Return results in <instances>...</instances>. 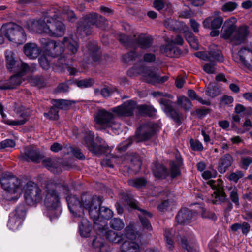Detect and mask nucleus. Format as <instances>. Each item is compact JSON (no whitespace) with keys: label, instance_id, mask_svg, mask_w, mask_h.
Returning <instances> with one entry per match:
<instances>
[{"label":"nucleus","instance_id":"obj_50","mask_svg":"<svg viewBox=\"0 0 252 252\" xmlns=\"http://www.w3.org/2000/svg\"><path fill=\"white\" fill-rule=\"evenodd\" d=\"M26 207L25 205H19L15 209V214L14 217H16L18 219L22 220V221H23L26 217Z\"/></svg>","mask_w":252,"mask_h":252},{"label":"nucleus","instance_id":"obj_55","mask_svg":"<svg viewBox=\"0 0 252 252\" xmlns=\"http://www.w3.org/2000/svg\"><path fill=\"white\" fill-rule=\"evenodd\" d=\"M244 176V173L240 170H236L234 172L231 173L229 175L228 179L230 181L237 183L238 180Z\"/></svg>","mask_w":252,"mask_h":252},{"label":"nucleus","instance_id":"obj_18","mask_svg":"<svg viewBox=\"0 0 252 252\" xmlns=\"http://www.w3.org/2000/svg\"><path fill=\"white\" fill-rule=\"evenodd\" d=\"M223 22V19L220 15L219 11H215L213 15L205 19L203 26L205 28L211 29H220Z\"/></svg>","mask_w":252,"mask_h":252},{"label":"nucleus","instance_id":"obj_33","mask_svg":"<svg viewBox=\"0 0 252 252\" xmlns=\"http://www.w3.org/2000/svg\"><path fill=\"white\" fill-rule=\"evenodd\" d=\"M154 175L157 178L164 179L169 175L168 169L163 165L155 164L152 168Z\"/></svg>","mask_w":252,"mask_h":252},{"label":"nucleus","instance_id":"obj_30","mask_svg":"<svg viewBox=\"0 0 252 252\" xmlns=\"http://www.w3.org/2000/svg\"><path fill=\"white\" fill-rule=\"evenodd\" d=\"M78 221H80L79 224V229L81 236L84 237L88 236L91 231V225L88 220L84 217L75 218Z\"/></svg>","mask_w":252,"mask_h":252},{"label":"nucleus","instance_id":"obj_51","mask_svg":"<svg viewBox=\"0 0 252 252\" xmlns=\"http://www.w3.org/2000/svg\"><path fill=\"white\" fill-rule=\"evenodd\" d=\"M124 236L128 239L131 240L135 239L136 234L135 233L134 227L132 225L126 226L124 231Z\"/></svg>","mask_w":252,"mask_h":252},{"label":"nucleus","instance_id":"obj_53","mask_svg":"<svg viewBox=\"0 0 252 252\" xmlns=\"http://www.w3.org/2000/svg\"><path fill=\"white\" fill-rule=\"evenodd\" d=\"M94 83V81L93 79L88 78L77 81L76 82V84L78 87L84 88L92 86Z\"/></svg>","mask_w":252,"mask_h":252},{"label":"nucleus","instance_id":"obj_5","mask_svg":"<svg viewBox=\"0 0 252 252\" xmlns=\"http://www.w3.org/2000/svg\"><path fill=\"white\" fill-rule=\"evenodd\" d=\"M107 26L106 19L96 13H89L84 16L78 23L77 32L85 35H90L92 32L93 26L105 29Z\"/></svg>","mask_w":252,"mask_h":252},{"label":"nucleus","instance_id":"obj_61","mask_svg":"<svg viewBox=\"0 0 252 252\" xmlns=\"http://www.w3.org/2000/svg\"><path fill=\"white\" fill-rule=\"evenodd\" d=\"M203 70L207 73H215L216 70L215 64L214 63H209L204 64L203 67Z\"/></svg>","mask_w":252,"mask_h":252},{"label":"nucleus","instance_id":"obj_62","mask_svg":"<svg viewBox=\"0 0 252 252\" xmlns=\"http://www.w3.org/2000/svg\"><path fill=\"white\" fill-rule=\"evenodd\" d=\"M242 168L247 170L250 164L252 163V158L249 157H242L241 158Z\"/></svg>","mask_w":252,"mask_h":252},{"label":"nucleus","instance_id":"obj_58","mask_svg":"<svg viewBox=\"0 0 252 252\" xmlns=\"http://www.w3.org/2000/svg\"><path fill=\"white\" fill-rule=\"evenodd\" d=\"M168 2L167 0H155L153 2V6L157 10L162 9L165 6H168Z\"/></svg>","mask_w":252,"mask_h":252},{"label":"nucleus","instance_id":"obj_56","mask_svg":"<svg viewBox=\"0 0 252 252\" xmlns=\"http://www.w3.org/2000/svg\"><path fill=\"white\" fill-rule=\"evenodd\" d=\"M205 94L213 98L220 94V91L218 88L214 86H209L206 90Z\"/></svg>","mask_w":252,"mask_h":252},{"label":"nucleus","instance_id":"obj_57","mask_svg":"<svg viewBox=\"0 0 252 252\" xmlns=\"http://www.w3.org/2000/svg\"><path fill=\"white\" fill-rule=\"evenodd\" d=\"M170 166L171 177L172 178H174L177 177L180 174L179 165H177L174 162H171L170 163Z\"/></svg>","mask_w":252,"mask_h":252},{"label":"nucleus","instance_id":"obj_60","mask_svg":"<svg viewBox=\"0 0 252 252\" xmlns=\"http://www.w3.org/2000/svg\"><path fill=\"white\" fill-rule=\"evenodd\" d=\"M31 82L34 85L38 86L39 87H43L45 86L44 79L41 76H34L31 79Z\"/></svg>","mask_w":252,"mask_h":252},{"label":"nucleus","instance_id":"obj_12","mask_svg":"<svg viewBox=\"0 0 252 252\" xmlns=\"http://www.w3.org/2000/svg\"><path fill=\"white\" fill-rule=\"evenodd\" d=\"M44 53L46 55L56 57L64 51L61 42H56L48 38H42L40 39Z\"/></svg>","mask_w":252,"mask_h":252},{"label":"nucleus","instance_id":"obj_59","mask_svg":"<svg viewBox=\"0 0 252 252\" xmlns=\"http://www.w3.org/2000/svg\"><path fill=\"white\" fill-rule=\"evenodd\" d=\"M190 144L191 149L194 151H201L203 149L202 143L198 140H190Z\"/></svg>","mask_w":252,"mask_h":252},{"label":"nucleus","instance_id":"obj_64","mask_svg":"<svg viewBox=\"0 0 252 252\" xmlns=\"http://www.w3.org/2000/svg\"><path fill=\"white\" fill-rule=\"evenodd\" d=\"M15 145L14 141L11 139H6L0 143V149L8 148L13 147Z\"/></svg>","mask_w":252,"mask_h":252},{"label":"nucleus","instance_id":"obj_2","mask_svg":"<svg viewBox=\"0 0 252 252\" xmlns=\"http://www.w3.org/2000/svg\"><path fill=\"white\" fill-rule=\"evenodd\" d=\"M61 192L65 194L69 192V188L64 182L48 181L44 184L43 196H44V204L48 210L51 220L58 218L61 213L59 197Z\"/></svg>","mask_w":252,"mask_h":252},{"label":"nucleus","instance_id":"obj_44","mask_svg":"<svg viewBox=\"0 0 252 252\" xmlns=\"http://www.w3.org/2000/svg\"><path fill=\"white\" fill-rule=\"evenodd\" d=\"M109 225L111 228L117 231L122 230L125 226L123 220L118 218H114L111 220Z\"/></svg>","mask_w":252,"mask_h":252},{"label":"nucleus","instance_id":"obj_39","mask_svg":"<svg viewBox=\"0 0 252 252\" xmlns=\"http://www.w3.org/2000/svg\"><path fill=\"white\" fill-rule=\"evenodd\" d=\"M175 231L173 229H166L164 230V236L166 242L167 247L170 250L174 248L172 238L174 235Z\"/></svg>","mask_w":252,"mask_h":252},{"label":"nucleus","instance_id":"obj_35","mask_svg":"<svg viewBox=\"0 0 252 252\" xmlns=\"http://www.w3.org/2000/svg\"><path fill=\"white\" fill-rule=\"evenodd\" d=\"M250 225L247 222L242 223H236L230 226L231 230L233 232H236L241 230L243 234L247 235L250 230Z\"/></svg>","mask_w":252,"mask_h":252},{"label":"nucleus","instance_id":"obj_63","mask_svg":"<svg viewBox=\"0 0 252 252\" xmlns=\"http://www.w3.org/2000/svg\"><path fill=\"white\" fill-rule=\"evenodd\" d=\"M39 63L41 67L44 70H47L50 67V63L45 56H42L39 59Z\"/></svg>","mask_w":252,"mask_h":252},{"label":"nucleus","instance_id":"obj_22","mask_svg":"<svg viewBox=\"0 0 252 252\" xmlns=\"http://www.w3.org/2000/svg\"><path fill=\"white\" fill-rule=\"evenodd\" d=\"M43 158L38 150H35L31 147H27L25 148L24 153L21 155V158L24 161L31 160L34 162L38 163Z\"/></svg>","mask_w":252,"mask_h":252},{"label":"nucleus","instance_id":"obj_13","mask_svg":"<svg viewBox=\"0 0 252 252\" xmlns=\"http://www.w3.org/2000/svg\"><path fill=\"white\" fill-rule=\"evenodd\" d=\"M157 127V125L152 122H148L141 125L136 132L137 142L150 139L155 133Z\"/></svg>","mask_w":252,"mask_h":252},{"label":"nucleus","instance_id":"obj_46","mask_svg":"<svg viewBox=\"0 0 252 252\" xmlns=\"http://www.w3.org/2000/svg\"><path fill=\"white\" fill-rule=\"evenodd\" d=\"M119 41L126 47H134L133 37L130 38L125 34H120L118 38Z\"/></svg>","mask_w":252,"mask_h":252},{"label":"nucleus","instance_id":"obj_23","mask_svg":"<svg viewBox=\"0 0 252 252\" xmlns=\"http://www.w3.org/2000/svg\"><path fill=\"white\" fill-rule=\"evenodd\" d=\"M232 56L235 62L244 65L252 58V50L243 48L237 53H233Z\"/></svg>","mask_w":252,"mask_h":252},{"label":"nucleus","instance_id":"obj_4","mask_svg":"<svg viewBox=\"0 0 252 252\" xmlns=\"http://www.w3.org/2000/svg\"><path fill=\"white\" fill-rule=\"evenodd\" d=\"M82 203L86 210L94 220H97L99 218L106 220L113 217V213L109 208L100 207L102 201L100 197L85 195L82 197Z\"/></svg>","mask_w":252,"mask_h":252},{"label":"nucleus","instance_id":"obj_47","mask_svg":"<svg viewBox=\"0 0 252 252\" xmlns=\"http://www.w3.org/2000/svg\"><path fill=\"white\" fill-rule=\"evenodd\" d=\"M137 109L140 114L149 116H152L156 112V110L154 108L145 105L137 106Z\"/></svg>","mask_w":252,"mask_h":252},{"label":"nucleus","instance_id":"obj_43","mask_svg":"<svg viewBox=\"0 0 252 252\" xmlns=\"http://www.w3.org/2000/svg\"><path fill=\"white\" fill-rule=\"evenodd\" d=\"M22 220L18 219L16 217H11L8 221L7 226L12 230H16L22 225Z\"/></svg>","mask_w":252,"mask_h":252},{"label":"nucleus","instance_id":"obj_37","mask_svg":"<svg viewBox=\"0 0 252 252\" xmlns=\"http://www.w3.org/2000/svg\"><path fill=\"white\" fill-rule=\"evenodd\" d=\"M43 165L51 171L55 172V169L60 166V163L57 158H48L43 160Z\"/></svg>","mask_w":252,"mask_h":252},{"label":"nucleus","instance_id":"obj_11","mask_svg":"<svg viewBox=\"0 0 252 252\" xmlns=\"http://www.w3.org/2000/svg\"><path fill=\"white\" fill-rule=\"evenodd\" d=\"M206 184L215 190L214 192V197L212 195L213 198L212 200V202L213 204H217L219 203H224L228 201V198H227V195L224 191L223 182L221 180H210L208 181Z\"/></svg>","mask_w":252,"mask_h":252},{"label":"nucleus","instance_id":"obj_3","mask_svg":"<svg viewBox=\"0 0 252 252\" xmlns=\"http://www.w3.org/2000/svg\"><path fill=\"white\" fill-rule=\"evenodd\" d=\"M236 22L235 18H229L224 22L221 30V36L234 45L244 43L249 34L248 26L243 25L237 28Z\"/></svg>","mask_w":252,"mask_h":252},{"label":"nucleus","instance_id":"obj_21","mask_svg":"<svg viewBox=\"0 0 252 252\" xmlns=\"http://www.w3.org/2000/svg\"><path fill=\"white\" fill-rule=\"evenodd\" d=\"M94 135L93 133L90 132L85 138L86 146L89 150L95 155H99L107 150V146H96L94 141Z\"/></svg>","mask_w":252,"mask_h":252},{"label":"nucleus","instance_id":"obj_27","mask_svg":"<svg viewBox=\"0 0 252 252\" xmlns=\"http://www.w3.org/2000/svg\"><path fill=\"white\" fill-rule=\"evenodd\" d=\"M233 162V157L230 154H224L220 159L218 170L220 173L223 174L230 167Z\"/></svg>","mask_w":252,"mask_h":252},{"label":"nucleus","instance_id":"obj_20","mask_svg":"<svg viewBox=\"0 0 252 252\" xmlns=\"http://www.w3.org/2000/svg\"><path fill=\"white\" fill-rule=\"evenodd\" d=\"M133 40L134 47L137 46L142 49H147L150 48L153 43V39L152 36L142 33L134 35Z\"/></svg>","mask_w":252,"mask_h":252},{"label":"nucleus","instance_id":"obj_24","mask_svg":"<svg viewBox=\"0 0 252 252\" xmlns=\"http://www.w3.org/2000/svg\"><path fill=\"white\" fill-rule=\"evenodd\" d=\"M141 74L145 82L155 84L158 79V69L152 67H142Z\"/></svg>","mask_w":252,"mask_h":252},{"label":"nucleus","instance_id":"obj_38","mask_svg":"<svg viewBox=\"0 0 252 252\" xmlns=\"http://www.w3.org/2000/svg\"><path fill=\"white\" fill-rule=\"evenodd\" d=\"M161 50L163 51L165 55L169 57H174L176 55L180 54L181 51L178 48L173 47L171 45H167L166 46H162Z\"/></svg>","mask_w":252,"mask_h":252},{"label":"nucleus","instance_id":"obj_9","mask_svg":"<svg viewBox=\"0 0 252 252\" xmlns=\"http://www.w3.org/2000/svg\"><path fill=\"white\" fill-rule=\"evenodd\" d=\"M0 184L2 189L7 192L15 194L11 199L16 200L19 198L21 193V182L15 176L10 173H3L0 179Z\"/></svg>","mask_w":252,"mask_h":252},{"label":"nucleus","instance_id":"obj_25","mask_svg":"<svg viewBox=\"0 0 252 252\" xmlns=\"http://www.w3.org/2000/svg\"><path fill=\"white\" fill-rule=\"evenodd\" d=\"M23 52L29 59H35L40 55L41 50L36 43L29 42L24 45Z\"/></svg>","mask_w":252,"mask_h":252},{"label":"nucleus","instance_id":"obj_34","mask_svg":"<svg viewBox=\"0 0 252 252\" xmlns=\"http://www.w3.org/2000/svg\"><path fill=\"white\" fill-rule=\"evenodd\" d=\"M208 55L209 61L216 60L220 62L223 61L221 52L218 50L217 46L215 45H212L210 46Z\"/></svg>","mask_w":252,"mask_h":252},{"label":"nucleus","instance_id":"obj_31","mask_svg":"<svg viewBox=\"0 0 252 252\" xmlns=\"http://www.w3.org/2000/svg\"><path fill=\"white\" fill-rule=\"evenodd\" d=\"M22 76L23 75H19L17 73L12 76L7 82L0 86V89L2 90H7L15 88L22 83L21 76Z\"/></svg>","mask_w":252,"mask_h":252},{"label":"nucleus","instance_id":"obj_48","mask_svg":"<svg viewBox=\"0 0 252 252\" xmlns=\"http://www.w3.org/2000/svg\"><path fill=\"white\" fill-rule=\"evenodd\" d=\"M53 101V105L58 110L66 109L72 104L70 101L64 99L54 100Z\"/></svg>","mask_w":252,"mask_h":252},{"label":"nucleus","instance_id":"obj_29","mask_svg":"<svg viewBox=\"0 0 252 252\" xmlns=\"http://www.w3.org/2000/svg\"><path fill=\"white\" fill-rule=\"evenodd\" d=\"M74 59L72 57L69 56H61L57 59L56 61H54L53 68L56 71H62L63 69L66 68L69 63H72Z\"/></svg>","mask_w":252,"mask_h":252},{"label":"nucleus","instance_id":"obj_16","mask_svg":"<svg viewBox=\"0 0 252 252\" xmlns=\"http://www.w3.org/2000/svg\"><path fill=\"white\" fill-rule=\"evenodd\" d=\"M14 111L19 114L18 119L15 120H6L5 123L9 125L19 126L24 124L29 119L31 111L29 109H24L20 104L15 103Z\"/></svg>","mask_w":252,"mask_h":252},{"label":"nucleus","instance_id":"obj_26","mask_svg":"<svg viewBox=\"0 0 252 252\" xmlns=\"http://www.w3.org/2000/svg\"><path fill=\"white\" fill-rule=\"evenodd\" d=\"M193 218L191 211L187 208L181 209L176 217V221L181 224H187L191 222Z\"/></svg>","mask_w":252,"mask_h":252},{"label":"nucleus","instance_id":"obj_6","mask_svg":"<svg viewBox=\"0 0 252 252\" xmlns=\"http://www.w3.org/2000/svg\"><path fill=\"white\" fill-rule=\"evenodd\" d=\"M1 33L10 42L22 44L26 40V34L23 28L12 22L5 24L0 29Z\"/></svg>","mask_w":252,"mask_h":252},{"label":"nucleus","instance_id":"obj_1","mask_svg":"<svg viewBox=\"0 0 252 252\" xmlns=\"http://www.w3.org/2000/svg\"><path fill=\"white\" fill-rule=\"evenodd\" d=\"M65 18L72 23L77 19L73 11L67 6L63 7L61 17L56 15L45 16L43 19L32 22L29 30L51 36L60 37L64 34L65 30V26L61 20Z\"/></svg>","mask_w":252,"mask_h":252},{"label":"nucleus","instance_id":"obj_40","mask_svg":"<svg viewBox=\"0 0 252 252\" xmlns=\"http://www.w3.org/2000/svg\"><path fill=\"white\" fill-rule=\"evenodd\" d=\"M185 37L191 48L195 50L198 49L199 44L198 40L191 32L185 31Z\"/></svg>","mask_w":252,"mask_h":252},{"label":"nucleus","instance_id":"obj_7","mask_svg":"<svg viewBox=\"0 0 252 252\" xmlns=\"http://www.w3.org/2000/svg\"><path fill=\"white\" fill-rule=\"evenodd\" d=\"M14 55L11 51L7 50L5 52L6 67L9 71L24 75L27 72L34 71L35 68L34 65L31 67L22 61H16Z\"/></svg>","mask_w":252,"mask_h":252},{"label":"nucleus","instance_id":"obj_42","mask_svg":"<svg viewBox=\"0 0 252 252\" xmlns=\"http://www.w3.org/2000/svg\"><path fill=\"white\" fill-rule=\"evenodd\" d=\"M129 185L140 189L145 187L147 184V181L143 177L136 178L128 181Z\"/></svg>","mask_w":252,"mask_h":252},{"label":"nucleus","instance_id":"obj_41","mask_svg":"<svg viewBox=\"0 0 252 252\" xmlns=\"http://www.w3.org/2000/svg\"><path fill=\"white\" fill-rule=\"evenodd\" d=\"M228 191H229V198L235 205L237 207L240 206L239 197L238 194V189L236 187L231 186L229 188Z\"/></svg>","mask_w":252,"mask_h":252},{"label":"nucleus","instance_id":"obj_54","mask_svg":"<svg viewBox=\"0 0 252 252\" xmlns=\"http://www.w3.org/2000/svg\"><path fill=\"white\" fill-rule=\"evenodd\" d=\"M238 4L235 2L229 1L225 3L221 7L223 12H232L237 7Z\"/></svg>","mask_w":252,"mask_h":252},{"label":"nucleus","instance_id":"obj_17","mask_svg":"<svg viewBox=\"0 0 252 252\" xmlns=\"http://www.w3.org/2000/svg\"><path fill=\"white\" fill-rule=\"evenodd\" d=\"M128 204L131 208L137 209L139 211L138 216L143 227L147 230H151L152 226L149 223V219L152 218V214L144 209L140 208L138 206L137 202L135 200H130Z\"/></svg>","mask_w":252,"mask_h":252},{"label":"nucleus","instance_id":"obj_52","mask_svg":"<svg viewBox=\"0 0 252 252\" xmlns=\"http://www.w3.org/2000/svg\"><path fill=\"white\" fill-rule=\"evenodd\" d=\"M59 110L53 106L50 108L48 113H44V116L46 117H48L49 119L52 120H57L59 118Z\"/></svg>","mask_w":252,"mask_h":252},{"label":"nucleus","instance_id":"obj_45","mask_svg":"<svg viewBox=\"0 0 252 252\" xmlns=\"http://www.w3.org/2000/svg\"><path fill=\"white\" fill-rule=\"evenodd\" d=\"M86 48L88 50V54H89L90 56H92L93 60L94 61H96L97 59L95 55L98 50V46L96 43L95 42H89L86 44Z\"/></svg>","mask_w":252,"mask_h":252},{"label":"nucleus","instance_id":"obj_49","mask_svg":"<svg viewBox=\"0 0 252 252\" xmlns=\"http://www.w3.org/2000/svg\"><path fill=\"white\" fill-rule=\"evenodd\" d=\"M178 104L183 109L187 110L192 107L191 101L186 96H182L178 98Z\"/></svg>","mask_w":252,"mask_h":252},{"label":"nucleus","instance_id":"obj_10","mask_svg":"<svg viewBox=\"0 0 252 252\" xmlns=\"http://www.w3.org/2000/svg\"><path fill=\"white\" fill-rule=\"evenodd\" d=\"M115 118L111 110V111H108L105 109H98L94 114V121L96 125L117 130L120 128V124L115 121Z\"/></svg>","mask_w":252,"mask_h":252},{"label":"nucleus","instance_id":"obj_19","mask_svg":"<svg viewBox=\"0 0 252 252\" xmlns=\"http://www.w3.org/2000/svg\"><path fill=\"white\" fill-rule=\"evenodd\" d=\"M160 104L165 113L171 117L176 123L180 122L178 112L174 108L173 103L169 99L162 98L159 101Z\"/></svg>","mask_w":252,"mask_h":252},{"label":"nucleus","instance_id":"obj_36","mask_svg":"<svg viewBox=\"0 0 252 252\" xmlns=\"http://www.w3.org/2000/svg\"><path fill=\"white\" fill-rule=\"evenodd\" d=\"M106 238L110 242L119 243L123 240V235L119 234L111 230H108L105 232Z\"/></svg>","mask_w":252,"mask_h":252},{"label":"nucleus","instance_id":"obj_14","mask_svg":"<svg viewBox=\"0 0 252 252\" xmlns=\"http://www.w3.org/2000/svg\"><path fill=\"white\" fill-rule=\"evenodd\" d=\"M136 108V102L130 100L125 101L121 105L112 108L111 110L119 116L126 117L133 115Z\"/></svg>","mask_w":252,"mask_h":252},{"label":"nucleus","instance_id":"obj_8","mask_svg":"<svg viewBox=\"0 0 252 252\" xmlns=\"http://www.w3.org/2000/svg\"><path fill=\"white\" fill-rule=\"evenodd\" d=\"M25 202L32 206L40 203L43 199V193L39 186L32 181L27 182L23 186Z\"/></svg>","mask_w":252,"mask_h":252},{"label":"nucleus","instance_id":"obj_28","mask_svg":"<svg viewBox=\"0 0 252 252\" xmlns=\"http://www.w3.org/2000/svg\"><path fill=\"white\" fill-rule=\"evenodd\" d=\"M62 46L66 48L70 52L69 57L75 54L79 49V45L77 41L74 40L72 37H64L62 41Z\"/></svg>","mask_w":252,"mask_h":252},{"label":"nucleus","instance_id":"obj_15","mask_svg":"<svg viewBox=\"0 0 252 252\" xmlns=\"http://www.w3.org/2000/svg\"><path fill=\"white\" fill-rule=\"evenodd\" d=\"M85 195L83 194L81 197ZM66 201L69 209L74 218L82 217L84 215V209L85 208L83 205L82 198L80 201L75 196L70 195L66 197Z\"/></svg>","mask_w":252,"mask_h":252},{"label":"nucleus","instance_id":"obj_32","mask_svg":"<svg viewBox=\"0 0 252 252\" xmlns=\"http://www.w3.org/2000/svg\"><path fill=\"white\" fill-rule=\"evenodd\" d=\"M121 252H140V246L136 241H126L121 246Z\"/></svg>","mask_w":252,"mask_h":252}]
</instances>
